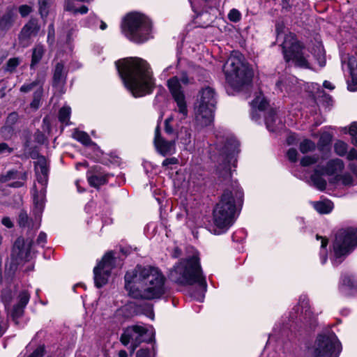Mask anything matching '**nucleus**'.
Returning a JSON list of instances; mask_svg holds the SVG:
<instances>
[{
    "instance_id": "obj_21",
    "label": "nucleus",
    "mask_w": 357,
    "mask_h": 357,
    "mask_svg": "<svg viewBox=\"0 0 357 357\" xmlns=\"http://www.w3.org/2000/svg\"><path fill=\"white\" fill-rule=\"evenodd\" d=\"M356 280L354 279L352 275L344 274L342 275L339 286L340 292L344 296L352 295L356 289Z\"/></svg>"
},
{
    "instance_id": "obj_29",
    "label": "nucleus",
    "mask_w": 357,
    "mask_h": 357,
    "mask_svg": "<svg viewBox=\"0 0 357 357\" xmlns=\"http://www.w3.org/2000/svg\"><path fill=\"white\" fill-rule=\"evenodd\" d=\"M332 141V135L328 132H324L321 134L317 147L319 150L323 153L325 151L329 152V146Z\"/></svg>"
},
{
    "instance_id": "obj_14",
    "label": "nucleus",
    "mask_w": 357,
    "mask_h": 357,
    "mask_svg": "<svg viewBox=\"0 0 357 357\" xmlns=\"http://www.w3.org/2000/svg\"><path fill=\"white\" fill-rule=\"evenodd\" d=\"M181 82L184 85L190 83V79L185 73H183L181 75L180 80L177 76H174L169 79L167 81V86L171 94L176 102L178 111L181 116V119H183L187 116L188 109L185 100V96L181 90Z\"/></svg>"
},
{
    "instance_id": "obj_38",
    "label": "nucleus",
    "mask_w": 357,
    "mask_h": 357,
    "mask_svg": "<svg viewBox=\"0 0 357 357\" xmlns=\"http://www.w3.org/2000/svg\"><path fill=\"white\" fill-rule=\"evenodd\" d=\"M70 113H71L70 107L64 106L62 108H61V109L59 110V121L61 123L67 125L69 121V119H70Z\"/></svg>"
},
{
    "instance_id": "obj_32",
    "label": "nucleus",
    "mask_w": 357,
    "mask_h": 357,
    "mask_svg": "<svg viewBox=\"0 0 357 357\" xmlns=\"http://www.w3.org/2000/svg\"><path fill=\"white\" fill-rule=\"evenodd\" d=\"M44 53L45 48L41 45H38L33 49L31 68H33L40 62Z\"/></svg>"
},
{
    "instance_id": "obj_13",
    "label": "nucleus",
    "mask_w": 357,
    "mask_h": 357,
    "mask_svg": "<svg viewBox=\"0 0 357 357\" xmlns=\"http://www.w3.org/2000/svg\"><path fill=\"white\" fill-rule=\"evenodd\" d=\"M155 331L152 326L134 325L125 329L121 337V342L124 345L131 343L137 347L142 342H151L153 339Z\"/></svg>"
},
{
    "instance_id": "obj_9",
    "label": "nucleus",
    "mask_w": 357,
    "mask_h": 357,
    "mask_svg": "<svg viewBox=\"0 0 357 357\" xmlns=\"http://www.w3.org/2000/svg\"><path fill=\"white\" fill-rule=\"evenodd\" d=\"M278 32L277 40L280 41L284 58L287 62L291 61L296 66L310 68V64L306 56L305 50L295 38V36L292 33L283 34L280 31V26H276Z\"/></svg>"
},
{
    "instance_id": "obj_55",
    "label": "nucleus",
    "mask_w": 357,
    "mask_h": 357,
    "mask_svg": "<svg viewBox=\"0 0 357 357\" xmlns=\"http://www.w3.org/2000/svg\"><path fill=\"white\" fill-rule=\"evenodd\" d=\"M276 86H277V88H278L280 91H283V89H284V90H286V91H287V90H288V87H287V84H286V81H284H284H282V80H280V81H278V82L276 83Z\"/></svg>"
},
{
    "instance_id": "obj_22",
    "label": "nucleus",
    "mask_w": 357,
    "mask_h": 357,
    "mask_svg": "<svg viewBox=\"0 0 357 357\" xmlns=\"http://www.w3.org/2000/svg\"><path fill=\"white\" fill-rule=\"evenodd\" d=\"M268 102L261 93L257 95L251 102V117L252 119L258 121L260 119V112H263L267 107Z\"/></svg>"
},
{
    "instance_id": "obj_11",
    "label": "nucleus",
    "mask_w": 357,
    "mask_h": 357,
    "mask_svg": "<svg viewBox=\"0 0 357 357\" xmlns=\"http://www.w3.org/2000/svg\"><path fill=\"white\" fill-rule=\"evenodd\" d=\"M357 246V229L349 227L340 229L333 243L332 263L338 265Z\"/></svg>"
},
{
    "instance_id": "obj_16",
    "label": "nucleus",
    "mask_w": 357,
    "mask_h": 357,
    "mask_svg": "<svg viewBox=\"0 0 357 357\" xmlns=\"http://www.w3.org/2000/svg\"><path fill=\"white\" fill-rule=\"evenodd\" d=\"M238 142L234 137L227 139L224 146L220 149V154L223 160V169L225 176L229 178L231 176L230 163L234 162L235 155L238 153Z\"/></svg>"
},
{
    "instance_id": "obj_24",
    "label": "nucleus",
    "mask_w": 357,
    "mask_h": 357,
    "mask_svg": "<svg viewBox=\"0 0 357 357\" xmlns=\"http://www.w3.org/2000/svg\"><path fill=\"white\" fill-rule=\"evenodd\" d=\"M67 73L64 65L61 62L57 63L54 70V85L57 87L62 86L66 82Z\"/></svg>"
},
{
    "instance_id": "obj_42",
    "label": "nucleus",
    "mask_w": 357,
    "mask_h": 357,
    "mask_svg": "<svg viewBox=\"0 0 357 357\" xmlns=\"http://www.w3.org/2000/svg\"><path fill=\"white\" fill-rule=\"evenodd\" d=\"M228 18L233 22H237L241 19V14L237 9L233 8L228 13Z\"/></svg>"
},
{
    "instance_id": "obj_6",
    "label": "nucleus",
    "mask_w": 357,
    "mask_h": 357,
    "mask_svg": "<svg viewBox=\"0 0 357 357\" xmlns=\"http://www.w3.org/2000/svg\"><path fill=\"white\" fill-rule=\"evenodd\" d=\"M344 162L340 158L329 160L324 166L317 167L311 175L312 185L318 190L323 191L326 188V181L323 175L332 176L329 183L332 184L342 183L345 186H351L356 184L355 180L349 173L341 174L344 169Z\"/></svg>"
},
{
    "instance_id": "obj_23",
    "label": "nucleus",
    "mask_w": 357,
    "mask_h": 357,
    "mask_svg": "<svg viewBox=\"0 0 357 357\" xmlns=\"http://www.w3.org/2000/svg\"><path fill=\"white\" fill-rule=\"evenodd\" d=\"M30 295L26 291H22L19 295V301L10 312L12 319L15 321L23 314L24 308L29 303Z\"/></svg>"
},
{
    "instance_id": "obj_25",
    "label": "nucleus",
    "mask_w": 357,
    "mask_h": 357,
    "mask_svg": "<svg viewBox=\"0 0 357 357\" xmlns=\"http://www.w3.org/2000/svg\"><path fill=\"white\" fill-rule=\"evenodd\" d=\"M265 123L271 132H275L282 127V121L276 116V112L273 109H271L266 115Z\"/></svg>"
},
{
    "instance_id": "obj_62",
    "label": "nucleus",
    "mask_w": 357,
    "mask_h": 357,
    "mask_svg": "<svg viewBox=\"0 0 357 357\" xmlns=\"http://www.w3.org/2000/svg\"><path fill=\"white\" fill-rule=\"evenodd\" d=\"M323 85L324 88L328 89L330 90H333L334 89V86L332 84L331 82L328 81H324Z\"/></svg>"
},
{
    "instance_id": "obj_7",
    "label": "nucleus",
    "mask_w": 357,
    "mask_h": 357,
    "mask_svg": "<svg viewBox=\"0 0 357 357\" xmlns=\"http://www.w3.org/2000/svg\"><path fill=\"white\" fill-rule=\"evenodd\" d=\"M121 31L130 40L142 43L152 38V23L146 15L131 13L124 17Z\"/></svg>"
},
{
    "instance_id": "obj_41",
    "label": "nucleus",
    "mask_w": 357,
    "mask_h": 357,
    "mask_svg": "<svg viewBox=\"0 0 357 357\" xmlns=\"http://www.w3.org/2000/svg\"><path fill=\"white\" fill-rule=\"evenodd\" d=\"M349 133L351 136L352 144L357 147V122H354L350 125Z\"/></svg>"
},
{
    "instance_id": "obj_31",
    "label": "nucleus",
    "mask_w": 357,
    "mask_h": 357,
    "mask_svg": "<svg viewBox=\"0 0 357 357\" xmlns=\"http://www.w3.org/2000/svg\"><path fill=\"white\" fill-rule=\"evenodd\" d=\"M299 307L301 309V314H303L304 317L310 318L312 315V310L310 305L309 298L305 295H302L299 298L298 301Z\"/></svg>"
},
{
    "instance_id": "obj_20",
    "label": "nucleus",
    "mask_w": 357,
    "mask_h": 357,
    "mask_svg": "<svg viewBox=\"0 0 357 357\" xmlns=\"http://www.w3.org/2000/svg\"><path fill=\"white\" fill-rule=\"evenodd\" d=\"M333 150L336 155L346 156L348 160H357V150L354 148L349 150V145L342 140L338 139L334 142Z\"/></svg>"
},
{
    "instance_id": "obj_46",
    "label": "nucleus",
    "mask_w": 357,
    "mask_h": 357,
    "mask_svg": "<svg viewBox=\"0 0 357 357\" xmlns=\"http://www.w3.org/2000/svg\"><path fill=\"white\" fill-rule=\"evenodd\" d=\"M31 11V7L27 5H22L19 8V12L22 17L27 16Z\"/></svg>"
},
{
    "instance_id": "obj_8",
    "label": "nucleus",
    "mask_w": 357,
    "mask_h": 357,
    "mask_svg": "<svg viewBox=\"0 0 357 357\" xmlns=\"http://www.w3.org/2000/svg\"><path fill=\"white\" fill-rule=\"evenodd\" d=\"M223 71L228 82L236 89H241L252 79V72L243 63V56L238 52L231 54L223 66Z\"/></svg>"
},
{
    "instance_id": "obj_63",
    "label": "nucleus",
    "mask_w": 357,
    "mask_h": 357,
    "mask_svg": "<svg viewBox=\"0 0 357 357\" xmlns=\"http://www.w3.org/2000/svg\"><path fill=\"white\" fill-rule=\"evenodd\" d=\"M39 106V100L36 98H35L32 102L31 103V107L34 108V109H37Z\"/></svg>"
},
{
    "instance_id": "obj_50",
    "label": "nucleus",
    "mask_w": 357,
    "mask_h": 357,
    "mask_svg": "<svg viewBox=\"0 0 357 357\" xmlns=\"http://www.w3.org/2000/svg\"><path fill=\"white\" fill-rule=\"evenodd\" d=\"M44 354L43 347H38L33 352L30 354L28 357H42Z\"/></svg>"
},
{
    "instance_id": "obj_36",
    "label": "nucleus",
    "mask_w": 357,
    "mask_h": 357,
    "mask_svg": "<svg viewBox=\"0 0 357 357\" xmlns=\"http://www.w3.org/2000/svg\"><path fill=\"white\" fill-rule=\"evenodd\" d=\"M316 144L310 139H304L302 141L299 146V149L301 153H306L312 151L315 149Z\"/></svg>"
},
{
    "instance_id": "obj_27",
    "label": "nucleus",
    "mask_w": 357,
    "mask_h": 357,
    "mask_svg": "<svg viewBox=\"0 0 357 357\" xmlns=\"http://www.w3.org/2000/svg\"><path fill=\"white\" fill-rule=\"evenodd\" d=\"M351 80L348 82L347 88L350 91H357V59L353 57L349 61Z\"/></svg>"
},
{
    "instance_id": "obj_40",
    "label": "nucleus",
    "mask_w": 357,
    "mask_h": 357,
    "mask_svg": "<svg viewBox=\"0 0 357 357\" xmlns=\"http://www.w3.org/2000/svg\"><path fill=\"white\" fill-rule=\"evenodd\" d=\"M318 157L316 155H306L301 160V165L303 167H308L317 163Z\"/></svg>"
},
{
    "instance_id": "obj_35",
    "label": "nucleus",
    "mask_w": 357,
    "mask_h": 357,
    "mask_svg": "<svg viewBox=\"0 0 357 357\" xmlns=\"http://www.w3.org/2000/svg\"><path fill=\"white\" fill-rule=\"evenodd\" d=\"M316 238L317 240H319V239L321 240V250H320L319 255H320L321 263L322 264H324L327 261V259H328L327 251L326 250V248L328 245V239L326 238H324L322 236H320L319 235H317Z\"/></svg>"
},
{
    "instance_id": "obj_17",
    "label": "nucleus",
    "mask_w": 357,
    "mask_h": 357,
    "mask_svg": "<svg viewBox=\"0 0 357 357\" xmlns=\"http://www.w3.org/2000/svg\"><path fill=\"white\" fill-rule=\"evenodd\" d=\"M31 245V241H25L22 238L16 240L11 255L13 265L17 266L30 259Z\"/></svg>"
},
{
    "instance_id": "obj_51",
    "label": "nucleus",
    "mask_w": 357,
    "mask_h": 357,
    "mask_svg": "<svg viewBox=\"0 0 357 357\" xmlns=\"http://www.w3.org/2000/svg\"><path fill=\"white\" fill-rule=\"evenodd\" d=\"M47 241V235L44 232H40L37 238V243L41 245L42 246L46 243Z\"/></svg>"
},
{
    "instance_id": "obj_34",
    "label": "nucleus",
    "mask_w": 357,
    "mask_h": 357,
    "mask_svg": "<svg viewBox=\"0 0 357 357\" xmlns=\"http://www.w3.org/2000/svg\"><path fill=\"white\" fill-rule=\"evenodd\" d=\"M73 137L76 140H77L78 142H81L84 145H86V146H90V145L95 146V144H93L91 142V140L89 136L88 135V134L84 132H83V131L75 130L73 132Z\"/></svg>"
},
{
    "instance_id": "obj_56",
    "label": "nucleus",
    "mask_w": 357,
    "mask_h": 357,
    "mask_svg": "<svg viewBox=\"0 0 357 357\" xmlns=\"http://www.w3.org/2000/svg\"><path fill=\"white\" fill-rule=\"evenodd\" d=\"M12 149L6 143L0 144V153H10Z\"/></svg>"
},
{
    "instance_id": "obj_10",
    "label": "nucleus",
    "mask_w": 357,
    "mask_h": 357,
    "mask_svg": "<svg viewBox=\"0 0 357 357\" xmlns=\"http://www.w3.org/2000/svg\"><path fill=\"white\" fill-rule=\"evenodd\" d=\"M216 105V94L210 86L203 88L199 93L195 107V121L198 126L206 127L213 121Z\"/></svg>"
},
{
    "instance_id": "obj_44",
    "label": "nucleus",
    "mask_w": 357,
    "mask_h": 357,
    "mask_svg": "<svg viewBox=\"0 0 357 357\" xmlns=\"http://www.w3.org/2000/svg\"><path fill=\"white\" fill-rule=\"evenodd\" d=\"M12 298V294L10 290H4L1 294V300L5 305L6 310H8V305L10 304Z\"/></svg>"
},
{
    "instance_id": "obj_48",
    "label": "nucleus",
    "mask_w": 357,
    "mask_h": 357,
    "mask_svg": "<svg viewBox=\"0 0 357 357\" xmlns=\"http://www.w3.org/2000/svg\"><path fill=\"white\" fill-rule=\"evenodd\" d=\"M298 152L295 149H290L287 151V157L291 162H296L297 160Z\"/></svg>"
},
{
    "instance_id": "obj_28",
    "label": "nucleus",
    "mask_w": 357,
    "mask_h": 357,
    "mask_svg": "<svg viewBox=\"0 0 357 357\" xmlns=\"http://www.w3.org/2000/svg\"><path fill=\"white\" fill-rule=\"evenodd\" d=\"M86 176L89 184L95 188L104 184L107 180V175L102 174L97 170L94 173L91 171L88 172Z\"/></svg>"
},
{
    "instance_id": "obj_3",
    "label": "nucleus",
    "mask_w": 357,
    "mask_h": 357,
    "mask_svg": "<svg viewBox=\"0 0 357 357\" xmlns=\"http://www.w3.org/2000/svg\"><path fill=\"white\" fill-rule=\"evenodd\" d=\"M243 197V190L236 181L225 190L213 211L214 234L225 233L233 225L238 216L236 205L242 204Z\"/></svg>"
},
{
    "instance_id": "obj_19",
    "label": "nucleus",
    "mask_w": 357,
    "mask_h": 357,
    "mask_svg": "<svg viewBox=\"0 0 357 357\" xmlns=\"http://www.w3.org/2000/svg\"><path fill=\"white\" fill-rule=\"evenodd\" d=\"M40 30V26L36 20L32 19L26 24L19 34V40L20 43L26 47L29 44V39L37 35Z\"/></svg>"
},
{
    "instance_id": "obj_57",
    "label": "nucleus",
    "mask_w": 357,
    "mask_h": 357,
    "mask_svg": "<svg viewBox=\"0 0 357 357\" xmlns=\"http://www.w3.org/2000/svg\"><path fill=\"white\" fill-rule=\"evenodd\" d=\"M35 86V84L34 83H31V84H24L21 86L20 88V91L22 92H28V91H30L33 87Z\"/></svg>"
},
{
    "instance_id": "obj_5",
    "label": "nucleus",
    "mask_w": 357,
    "mask_h": 357,
    "mask_svg": "<svg viewBox=\"0 0 357 357\" xmlns=\"http://www.w3.org/2000/svg\"><path fill=\"white\" fill-rule=\"evenodd\" d=\"M35 171L38 183L41 188L38 190L36 185L34 186L33 192V209L36 223L29 218L26 212L22 211L19 214L18 223L21 227H28L29 229H38L40 226V221L42 213L45 208V186L48 181V167L47 162L45 157H38L35 162Z\"/></svg>"
},
{
    "instance_id": "obj_1",
    "label": "nucleus",
    "mask_w": 357,
    "mask_h": 357,
    "mask_svg": "<svg viewBox=\"0 0 357 357\" xmlns=\"http://www.w3.org/2000/svg\"><path fill=\"white\" fill-rule=\"evenodd\" d=\"M124 280L126 290L134 298L160 299L167 292L166 278L155 266L137 265L126 272Z\"/></svg>"
},
{
    "instance_id": "obj_18",
    "label": "nucleus",
    "mask_w": 357,
    "mask_h": 357,
    "mask_svg": "<svg viewBox=\"0 0 357 357\" xmlns=\"http://www.w3.org/2000/svg\"><path fill=\"white\" fill-rule=\"evenodd\" d=\"M154 145L158 152L163 156L173 154L176 151L175 141L164 139L160 136L159 126L155 130Z\"/></svg>"
},
{
    "instance_id": "obj_61",
    "label": "nucleus",
    "mask_w": 357,
    "mask_h": 357,
    "mask_svg": "<svg viewBox=\"0 0 357 357\" xmlns=\"http://www.w3.org/2000/svg\"><path fill=\"white\" fill-rule=\"evenodd\" d=\"M349 169L354 174L357 176V166L354 162L349 163Z\"/></svg>"
},
{
    "instance_id": "obj_54",
    "label": "nucleus",
    "mask_w": 357,
    "mask_h": 357,
    "mask_svg": "<svg viewBox=\"0 0 357 357\" xmlns=\"http://www.w3.org/2000/svg\"><path fill=\"white\" fill-rule=\"evenodd\" d=\"M1 223L7 228H11L13 227V223L10 218L8 217H4L1 220Z\"/></svg>"
},
{
    "instance_id": "obj_39",
    "label": "nucleus",
    "mask_w": 357,
    "mask_h": 357,
    "mask_svg": "<svg viewBox=\"0 0 357 357\" xmlns=\"http://www.w3.org/2000/svg\"><path fill=\"white\" fill-rule=\"evenodd\" d=\"M39 13L43 19L45 18L49 13V0H38Z\"/></svg>"
},
{
    "instance_id": "obj_12",
    "label": "nucleus",
    "mask_w": 357,
    "mask_h": 357,
    "mask_svg": "<svg viewBox=\"0 0 357 357\" xmlns=\"http://www.w3.org/2000/svg\"><path fill=\"white\" fill-rule=\"evenodd\" d=\"M341 350V343L337 335L328 332L317 336L310 352L313 357H338Z\"/></svg>"
},
{
    "instance_id": "obj_47",
    "label": "nucleus",
    "mask_w": 357,
    "mask_h": 357,
    "mask_svg": "<svg viewBox=\"0 0 357 357\" xmlns=\"http://www.w3.org/2000/svg\"><path fill=\"white\" fill-rule=\"evenodd\" d=\"M178 159L176 158L172 157V158H166L165 160H164L162 165L163 167H169V165H176V164H178Z\"/></svg>"
},
{
    "instance_id": "obj_15",
    "label": "nucleus",
    "mask_w": 357,
    "mask_h": 357,
    "mask_svg": "<svg viewBox=\"0 0 357 357\" xmlns=\"http://www.w3.org/2000/svg\"><path fill=\"white\" fill-rule=\"evenodd\" d=\"M114 264L115 259L113 252H108L94 268V282L98 288H100L107 283L111 271L114 267Z\"/></svg>"
},
{
    "instance_id": "obj_26",
    "label": "nucleus",
    "mask_w": 357,
    "mask_h": 357,
    "mask_svg": "<svg viewBox=\"0 0 357 357\" xmlns=\"http://www.w3.org/2000/svg\"><path fill=\"white\" fill-rule=\"evenodd\" d=\"M79 3H80L79 0H66L64 3V10L70 12L74 15H84L87 13L89 11L88 7L84 5L79 6Z\"/></svg>"
},
{
    "instance_id": "obj_2",
    "label": "nucleus",
    "mask_w": 357,
    "mask_h": 357,
    "mask_svg": "<svg viewBox=\"0 0 357 357\" xmlns=\"http://www.w3.org/2000/svg\"><path fill=\"white\" fill-rule=\"evenodd\" d=\"M115 65L125 86L133 96L142 97L152 92L154 80L145 60L126 58L116 61Z\"/></svg>"
},
{
    "instance_id": "obj_64",
    "label": "nucleus",
    "mask_w": 357,
    "mask_h": 357,
    "mask_svg": "<svg viewBox=\"0 0 357 357\" xmlns=\"http://www.w3.org/2000/svg\"><path fill=\"white\" fill-rule=\"evenodd\" d=\"M119 357H128V354L124 350H121L119 352Z\"/></svg>"
},
{
    "instance_id": "obj_52",
    "label": "nucleus",
    "mask_w": 357,
    "mask_h": 357,
    "mask_svg": "<svg viewBox=\"0 0 357 357\" xmlns=\"http://www.w3.org/2000/svg\"><path fill=\"white\" fill-rule=\"evenodd\" d=\"M137 357H149V350L148 349H140L136 353Z\"/></svg>"
},
{
    "instance_id": "obj_37",
    "label": "nucleus",
    "mask_w": 357,
    "mask_h": 357,
    "mask_svg": "<svg viewBox=\"0 0 357 357\" xmlns=\"http://www.w3.org/2000/svg\"><path fill=\"white\" fill-rule=\"evenodd\" d=\"M314 57L317 61L320 67H324L326 64L325 52L321 45L317 47V50L314 53Z\"/></svg>"
},
{
    "instance_id": "obj_59",
    "label": "nucleus",
    "mask_w": 357,
    "mask_h": 357,
    "mask_svg": "<svg viewBox=\"0 0 357 357\" xmlns=\"http://www.w3.org/2000/svg\"><path fill=\"white\" fill-rule=\"evenodd\" d=\"M89 20L94 21V22H86L85 26L92 28V29L95 28V25L96 24V21H98V19L96 18V16H90Z\"/></svg>"
},
{
    "instance_id": "obj_49",
    "label": "nucleus",
    "mask_w": 357,
    "mask_h": 357,
    "mask_svg": "<svg viewBox=\"0 0 357 357\" xmlns=\"http://www.w3.org/2000/svg\"><path fill=\"white\" fill-rule=\"evenodd\" d=\"M173 121L172 117H169L165 120V132L169 135L174 134V129L172 126H170V123Z\"/></svg>"
},
{
    "instance_id": "obj_30",
    "label": "nucleus",
    "mask_w": 357,
    "mask_h": 357,
    "mask_svg": "<svg viewBox=\"0 0 357 357\" xmlns=\"http://www.w3.org/2000/svg\"><path fill=\"white\" fill-rule=\"evenodd\" d=\"M314 208L320 213H328L333 208V204L328 199H324L312 203Z\"/></svg>"
},
{
    "instance_id": "obj_58",
    "label": "nucleus",
    "mask_w": 357,
    "mask_h": 357,
    "mask_svg": "<svg viewBox=\"0 0 357 357\" xmlns=\"http://www.w3.org/2000/svg\"><path fill=\"white\" fill-rule=\"evenodd\" d=\"M176 70V67L174 66H168L167 68H165L162 73V75L164 76V77H167L168 76L169 74L171 73H174V72H172V70Z\"/></svg>"
},
{
    "instance_id": "obj_33",
    "label": "nucleus",
    "mask_w": 357,
    "mask_h": 357,
    "mask_svg": "<svg viewBox=\"0 0 357 357\" xmlns=\"http://www.w3.org/2000/svg\"><path fill=\"white\" fill-rule=\"evenodd\" d=\"M13 20L12 13L8 12L4 14L0 18V29L3 31L8 30L12 26Z\"/></svg>"
},
{
    "instance_id": "obj_4",
    "label": "nucleus",
    "mask_w": 357,
    "mask_h": 357,
    "mask_svg": "<svg viewBox=\"0 0 357 357\" xmlns=\"http://www.w3.org/2000/svg\"><path fill=\"white\" fill-rule=\"evenodd\" d=\"M169 278L172 281L181 285L197 284L199 289L192 294L195 300L202 302L207 289L205 277L202 275L199 259L197 254L183 259L176 264L170 271Z\"/></svg>"
},
{
    "instance_id": "obj_53",
    "label": "nucleus",
    "mask_w": 357,
    "mask_h": 357,
    "mask_svg": "<svg viewBox=\"0 0 357 357\" xmlns=\"http://www.w3.org/2000/svg\"><path fill=\"white\" fill-rule=\"evenodd\" d=\"M54 37V24H51L48 26L47 40L50 41L52 39V41H53Z\"/></svg>"
},
{
    "instance_id": "obj_43",
    "label": "nucleus",
    "mask_w": 357,
    "mask_h": 357,
    "mask_svg": "<svg viewBox=\"0 0 357 357\" xmlns=\"http://www.w3.org/2000/svg\"><path fill=\"white\" fill-rule=\"evenodd\" d=\"M188 1L191 5L192 10L195 13H197L198 8L204 6L206 2L210 1L211 0H188Z\"/></svg>"
},
{
    "instance_id": "obj_45",
    "label": "nucleus",
    "mask_w": 357,
    "mask_h": 357,
    "mask_svg": "<svg viewBox=\"0 0 357 357\" xmlns=\"http://www.w3.org/2000/svg\"><path fill=\"white\" fill-rule=\"evenodd\" d=\"M19 64L20 61L17 58H11L7 62L6 70L12 72Z\"/></svg>"
},
{
    "instance_id": "obj_60",
    "label": "nucleus",
    "mask_w": 357,
    "mask_h": 357,
    "mask_svg": "<svg viewBox=\"0 0 357 357\" xmlns=\"http://www.w3.org/2000/svg\"><path fill=\"white\" fill-rule=\"evenodd\" d=\"M15 174V172H8V174L6 175V176H3L1 178V181H8V180H10V178H14V175Z\"/></svg>"
}]
</instances>
